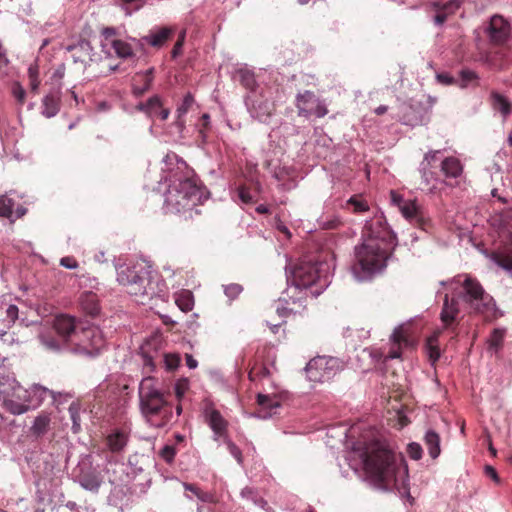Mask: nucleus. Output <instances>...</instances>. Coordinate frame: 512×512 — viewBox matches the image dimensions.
Returning <instances> with one entry per match:
<instances>
[{
	"mask_svg": "<svg viewBox=\"0 0 512 512\" xmlns=\"http://www.w3.org/2000/svg\"><path fill=\"white\" fill-rule=\"evenodd\" d=\"M460 6V2L457 0H452L445 5H443L442 9L437 12V14L434 17V21L436 24L441 25L443 24L448 15L454 13Z\"/></svg>",
	"mask_w": 512,
	"mask_h": 512,
	"instance_id": "c756f323",
	"label": "nucleus"
},
{
	"mask_svg": "<svg viewBox=\"0 0 512 512\" xmlns=\"http://www.w3.org/2000/svg\"><path fill=\"white\" fill-rule=\"evenodd\" d=\"M14 201L13 199L3 195L0 196V216L9 218L13 214Z\"/></svg>",
	"mask_w": 512,
	"mask_h": 512,
	"instance_id": "37998d69",
	"label": "nucleus"
},
{
	"mask_svg": "<svg viewBox=\"0 0 512 512\" xmlns=\"http://www.w3.org/2000/svg\"><path fill=\"white\" fill-rule=\"evenodd\" d=\"M391 248L361 244L355 250V263L352 265V272L358 280L370 278L380 272L386 266Z\"/></svg>",
	"mask_w": 512,
	"mask_h": 512,
	"instance_id": "6e6552de",
	"label": "nucleus"
},
{
	"mask_svg": "<svg viewBox=\"0 0 512 512\" xmlns=\"http://www.w3.org/2000/svg\"><path fill=\"white\" fill-rule=\"evenodd\" d=\"M439 334H440V331L435 332L434 335L429 337L428 341H427L429 359L432 362H436L440 357V350L437 345V340H438Z\"/></svg>",
	"mask_w": 512,
	"mask_h": 512,
	"instance_id": "4c0bfd02",
	"label": "nucleus"
},
{
	"mask_svg": "<svg viewBox=\"0 0 512 512\" xmlns=\"http://www.w3.org/2000/svg\"><path fill=\"white\" fill-rule=\"evenodd\" d=\"M39 340L45 349L51 352H60L63 350L71 351L72 348L63 338L59 337L57 334L55 335L54 331L41 332Z\"/></svg>",
	"mask_w": 512,
	"mask_h": 512,
	"instance_id": "412c9836",
	"label": "nucleus"
},
{
	"mask_svg": "<svg viewBox=\"0 0 512 512\" xmlns=\"http://www.w3.org/2000/svg\"><path fill=\"white\" fill-rule=\"evenodd\" d=\"M184 488L186 491L192 492L200 501L212 503L215 502L214 495L209 492L202 491L199 487L194 484L185 483Z\"/></svg>",
	"mask_w": 512,
	"mask_h": 512,
	"instance_id": "f704fd0d",
	"label": "nucleus"
},
{
	"mask_svg": "<svg viewBox=\"0 0 512 512\" xmlns=\"http://www.w3.org/2000/svg\"><path fill=\"white\" fill-rule=\"evenodd\" d=\"M60 109V99L58 96L54 94H49L44 97L43 99V110L42 114L47 117L51 118L54 117Z\"/></svg>",
	"mask_w": 512,
	"mask_h": 512,
	"instance_id": "cd10ccee",
	"label": "nucleus"
},
{
	"mask_svg": "<svg viewBox=\"0 0 512 512\" xmlns=\"http://www.w3.org/2000/svg\"><path fill=\"white\" fill-rule=\"evenodd\" d=\"M185 36H186L185 31H181V33L179 34L178 39H177L176 43L174 44V47L171 51L172 58H177L182 53Z\"/></svg>",
	"mask_w": 512,
	"mask_h": 512,
	"instance_id": "4d7b16f0",
	"label": "nucleus"
},
{
	"mask_svg": "<svg viewBox=\"0 0 512 512\" xmlns=\"http://www.w3.org/2000/svg\"><path fill=\"white\" fill-rule=\"evenodd\" d=\"M128 442V434L123 430H115L106 438L107 446L113 453L122 451Z\"/></svg>",
	"mask_w": 512,
	"mask_h": 512,
	"instance_id": "5701e85b",
	"label": "nucleus"
},
{
	"mask_svg": "<svg viewBox=\"0 0 512 512\" xmlns=\"http://www.w3.org/2000/svg\"><path fill=\"white\" fill-rule=\"evenodd\" d=\"M227 449L231 453V455L236 459L239 464H242V452L238 446H236L231 440H226Z\"/></svg>",
	"mask_w": 512,
	"mask_h": 512,
	"instance_id": "13d9d810",
	"label": "nucleus"
},
{
	"mask_svg": "<svg viewBox=\"0 0 512 512\" xmlns=\"http://www.w3.org/2000/svg\"><path fill=\"white\" fill-rule=\"evenodd\" d=\"M82 304L88 314L95 316L99 313V306H98L95 294L87 293L84 296Z\"/></svg>",
	"mask_w": 512,
	"mask_h": 512,
	"instance_id": "ea45409f",
	"label": "nucleus"
},
{
	"mask_svg": "<svg viewBox=\"0 0 512 512\" xmlns=\"http://www.w3.org/2000/svg\"><path fill=\"white\" fill-rule=\"evenodd\" d=\"M153 71H154V69L150 68L144 74L141 75V78L143 80V87H141V88L135 87L134 88V93L136 95H142L150 89L152 81H153Z\"/></svg>",
	"mask_w": 512,
	"mask_h": 512,
	"instance_id": "a18cd8bd",
	"label": "nucleus"
},
{
	"mask_svg": "<svg viewBox=\"0 0 512 512\" xmlns=\"http://www.w3.org/2000/svg\"><path fill=\"white\" fill-rule=\"evenodd\" d=\"M114 50V53L119 58H129L133 56V49L131 45L122 40H113L110 46Z\"/></svg>",
	"mask_w": 512,
	"mask_h": 512,
	"instance_id": "473e14b6",
	"label": "nucleus"
},
{
	"mask_svg": "<svg viewBox=\"0 0 512 512\" xmlns=\"http://www.w3.org/2000/svg\"><path fill=\"white\" fill-rule=\"evenodd\" d=\"M399 210L405 219L421 230L428 231L432 227L431 219L416 200H407Z\"/></svg>",
	"mask_w": 512,
	"mask_h": 512,
	"instance_id": "4468645a",
	"label": "nucleus"
},
{
	"mask_svg": "<svg viewBox=\"0 0 512 512\" xmlns=\"http://www.w3.org/2000/svg\"><path fill=\"white\" fill-rule=\"evenodd\" d=\"M80 337L74 342L71 351L94 356L105 346V339L97 327L82 328Z\"/></svg>",
	"mask_w": 512,
	"mask_h": 512,
	"instance_id": "9b49d317",
	"label": "nucleus"
},
{
	"mask_svg": "<svg viewBox=\"0 0 512 512\" xmlns=\"http://www.w3.org/2000/svg\"><path fill=\"white\" fill-rule=\"evenodd\" d=\"M193 103H194V99H193L192 95L187 94L184 97L181 105L177 108V114H178L179 119L181 118L182 115L186 114L189 111V109L192 107Z\"/></svg>",
	"mask_w": 512,
	"mask_h": 512,
	"instance_id": "603ef678",
	"label": "nucleus"
},
{
	"mask_svg": "<svg viewBox=\"0 0 512 512\" xmlns=\"http://www.w3.org/2000/svg\"><path fill=\"white\" fill-rule=\"evenodd\" d=\"M510 24L500 15L491 17L485 32L491 43L494 45H502L506 42L510 35Z\"/></svg>",
	"mask_w": 512,
	"mask_h": 512,
	"instance_id": "dca6fc26",
	"label": "nucleus"
},
{
	"mask_svg": "<svg viewBox=\"0 0 512 512\" xmlns=\"http://www.w3.org/2000/svg\"><path fill=\"white\" fill-rule=\"evenodd\" d=\"M164 364L167 370H175L180 363V357L177 354H164Z\"/></svg>",
	"mask_w": 512,
	"mask_h": 512,
	"instance_id": "3c124183",
	"label": "nucleus"
},
{
	"mask_svg": "<svg viewBox=\"0 0 512 512\" xmlns=\"http://www.w3.org/2000/svg\"><path fill=\"white\" fill-rule=\"evenodd\" d=\"M50 391L40 385L24 388L17 380L6 378L0 382V404L11 414L21 415L38 407Z\"/></svg>",
	"mask_w": 512,
	"mask_h": 512,
	"instance_id": "20e7f679",
	"label": "nucleus"
},
{
	"mask_svg": "<svg viewBox=\"0 0 512 512\" xmlns=\"http://www.w3.org/2000/svg\"><path fill=\"white\" fill-rule=\"evenodd\" d=\"M141 355L143 359V368L145 372H153L155 369L154 356L147 352L146 346L141 347Z\"/></svg>",
	"mask_w": 512,
	"mask_h": 512,
	"instance_id": "de8ad7c7",
	"label": "nucleus"
},
{
	"mask_svg": "<svg viewBox=\"0 0 512 512\" xmlns=\"http://www.w3.org/2000/svg\"><path fill=\"white\" fill-rule=\"evenodd\" d=\"M189 389V381L186 378L179 379L175 384V394L176 397L180 400Z\"/></svg>",
	"mask_w": 512,
	"mask_h": 512,
	"instance_id": "5fc2aeb1",
	"label": "nucleus"
},
{
	"mask_svg": "<svg viewBox=\"0 0 512 512\" xmlns=\"http://www.w3.org/2000/svg\"><path fill=\"white\" fill-rule=\"evenodd\" d=\"M490 257L504 270H512V233L509 234L508 243L493 251Z\"/></svg>",
	"mask_w": 512,
	"mask_h": 512,
	"instance_id": "aec40b11",
	"label": "nucleus"
},
{
	"mask_svg": "<svg viewBox=\"0 0 512 512\" xmlns=\"http://www.w3.org/2000/svg\"><path fill=\"white\" fill-rule=\"evenodd\" d=\"M12 94L17 100L18 104L23 105L26 98V92L20 83L16 82L12 86Z\"/></svg>",
	"mask_w": 512,
	"mask_h": 512,
	"instance_id": "864d4df0",
	"label": "nucleus"
},
{
	"mask_svg": "<svg viewBox=\"0 0 512 512\" xmlns=\"http://www.w3.org/2000/svg\"><path fill=\"white\" fill-rule=\"evenodd\" d=\"M461 287L460 297L471 314L482 315L487 321L497 317L495 300L477 279L466 276Z\"/></svg>",
	"mask_w": 512,
	"mask_h": 512,
	"instance_id": "0eeeda50",
	"label": "nucleus"
},
{
	"mask_svg": "<svg viewBox=\"0 0 512 512\" xmlns=\"http://www.w3.org/2000/svg\"><path fill=\"white\" fill-rule=\"evenodd\" d=\"M436 78L439 83L444 84V85H450L455 82L454 78L451 75H449L448 73L437 74Z\"/></svg>",
	"mask_w": 512,
	"mask_h": 512,
	"instance_id": "338daca9",
	"label": "nucleus"
},
{
	"mask_svg": "<svg viewBox=\"0 0 512 512\" xmlns=\"http://www.w3.org/2000/svg\"><path fill=\"white\" fill-rule=\"evenodd\" d=\"M162 103L158 96L151 97L148 101L145 103L139 104L138 108L141 111H144L145 113L149 114L150 116H155L158 114V111L161 109Z\"/></svg>",
	"mask_w": 512,
	"mask_h": 512,
	"instance_id": "72a5a7b5",
	"label": "nucleus"
},
{
	"mask_svg": "<svg viewBox=\"0 0 512 512\" xmlns=\"http://www.w3.org/2000/svg\"><path fill=\"white\" fill-rule=\"evenodd\" d=\"M440 320L443 328L455 333L460 323L459 302L455 298H449L446 294L443 301Z\"/></svg>",
	"mask_w": 512,
	"mask_h": 512,
	"instance_id": "2eb2a0df",
	"label": "nucleus"
},
{
	"mask_svg": "<svg viewBox=\"0 0 512 512\" xmlns=\"http://www.w3.org/2000/svg\"><path fill=\"white\" fill-rule=\"evenodd\" d=\"M139 408L142 416L151 425L161 428L167 425L172 418V406L165 397V393L156 386L153 377H145L138 389Z\"/></svg>",
	"mask_w": 512,
	"mask_h": 512,
	"instance_id": "7ed1b4c3",
	"label": "nucleus"
},
{
	"mask_svg": "<svg viewBox=\"0 0 512 512\" xmlns=\"http://www.w3.org/2000/svg\"><path fill=\"white\" fill-rule=\"evenodd\" d=\"M441 171L446 177L457 178L463 172V166L456 157H447L441 163Z\"/></svg>",
	"mask_w": 512,
	"mask_h": 512,
	"instance_id": "393cba45",
	"label": "nucleus"
},
{
	"mask_svg": "<svg viewBox=\"0 0 512 512\" xmlns=\"http://www.w3.org/2000/svg\"><path fill=\"white\" fill-rule=\"evenodd\" d=\"M505 329L495 328L490 334V337L487 341L488 343V349L494 352H498L504 342L505 337Z\"/></svg>",
	"mask_w": 512,
	"mask_h": 512,
	"instance_id": "7c9ffc66",
	"label": "nucleus"
},
{
	"mask_svg": "<svg viewBox=\"0 0 512 512\" xmlns=\"http://www.w3.org/2000/svg\"><path fill=\"white\" fill-rule=\"evenodd\" d=\"M481 61L490 69L502 71L508 68L509 59L507 50L501 45L490 48L481 55Z\"/></svg>",
	"mask_w": 512,
	"mask_h": 512,
	"instance_id": "f3484780",
	"label": "nucleus"
},
{
	"mask_svg": "<svg viewBox=\"0 0 512 512\" xmlns=\"http://www.w3.org/2000/svg\"><path fill=\"white\" fill-rule=\"evenodd\" d=\"M29 87L32 92L36 93L40 85L39 67L37 64H31L28 68Z\"/></svg>",
	"mask_w": 512,
	"mask_h": 512,
	"instance_id": "a19ab883",
	"label": "nucleus"
},
{
	"mask_svg": "<svg viewBox=\"0 0 512 512\" xmlns=\"http://www.w3.org/2000/svg\"><path fill=\"white\" fill-rule=\"evenodd\" d=\"M401 348L402 347L393 345L388 354L385 356V360L400 358Z\"/></svg>",
	"mask_w": 512,
	"mask_h": 512,
	"instance_id": "774afa93",
	"label": "nucleus"
},
{
	"mask_svg": "<svg viewBox=\"0 0 512 512\" xmlns=\"http://www.w3.org/2000/svg\"><path fill=\"white\" fill-rule=\"evenodd\" d=\"M362 244L392 248L394 235L383 215H376L366 222L362 231Z\"/></svg>",
	"mask_w": 512,
	"mask_h": 512,
	"instance_id": "1a4fd4ad",
	"label": "nucleus"
},
{
	"mask_svg": "<svg viewBox=\"0 0 512 512\" xmlns=\"http://www.w3.org/2000/svg\"><path fill=\"white\" fill-rule=\"evenodd\" d=\"M270 374L269 369L264 365L255 364L249 371V379L255 381L257 379L268 377Z\"/></svg>",
	"mask_w": 512,
	"mask_h": 512,
	"instance_id": "49530a36",
	"label": "nucleus"
},
{
	"mask_svg": "<svg viewBox=\"0 0 512 512\" xmlns=\"http://www.w3.org/2000/svg\"><path fill=\"white\" fill-rule=\"evenodd\" d=\"M390 198H391V202L398 207V209H400L405 203L407 200H405L402 195H400L399 193H397L396 191H391L390 192Z\"/></svg>",
	"mask_w": 512,
	"mask_h": 512,
	"instance_id": "0e129e2a",
	"label": "nucleus"
},
{
	"mask_svg": "<svg viewBox=\"0 0 512 512\" xmlns=\"http://www.w3.org/2000/svg\"><path fill=\"white\" fill-rule=\"evenodd\" d=\"M304 310L298 307V305H293L292 301L289 299L286 301V305L278 304L275 309V313L278 316L279 320L274 319L272 316H267L265 322L266 325L271 329L273 333H276L286 321L285 319L291 314H302Z\"/></svg>",
	"mask_w": 512,
	"mask_h": 512,
	"instance_id": "a211bd4d",
	"label": "nucleus"
},
{
	"mask_svg": "<svg viewBox=\"0 0 512 512\" xmlns=\"http://www.w3.org/2000/svg\"><path fill=\"white\" fill-rule=\"evenodd\" d=\"M50 417L47 414H40L34 420L33 426L31 428L32 433L36 436L44 435L49 428L50 425Z\"/></svg>",
	"mask_w": 512,
	"mask_h": 512,
	"instance_id": "2f4dec72",
	"label": "nucleus"
},
{
	"mask_svg": "<svg viewBox=\"0 0 512 512\" xmlns=\"http://www.w3.org/2000/svg\"><path fill=\"white\" fill-rule=\"evenodd\" d=\"M200 120H201V127L199 128V134L204 141L206 138V130L208 129L209 123H210V116L205 113L201 116Z\"/></svg>",
	"mask_w": 512,
	"mask_h": 512,
	"instance_id": "e2e57ef3",
	"label": "nucleus"
},
{
	"mask_svg": "<svg viewBox=\"0 0 512 512\" xmlns=\"http://www.w3.org/2000/svg\"><path fill=\"white\" fill-rule=\"evenodd\" d=\"M60 264L65 267V268H68V269H75L78 267V263L77 261L75 260V258L73 257H63L61 260H60Z\"/></svg>",
	"mask_w": 512,
	"mask_h": 512,
	"instance_id": "69168bd1",
	"label": "nucleus"
},
{
	"mask_svg": "<svg viewBox=\"0 0 512 512\" xmlns=\"http://www.w3.org/2000/svg\"><path fill=\"white\" fill-rule=\"evenodd\" d=\"M460 78H461V87L465 88L469 86L470 84H474L475 86L479 85V76L478 74L470 69H462L460 71Z\"/></svg>",
	"mask_w": 512,
	"mask_h": 512,
	"instance_id": "58836bf2",
	"label": "nucleus"
},
{
	"mask_svg": "<svg viewBox=\"0 0 512 512\" xmlns=\"http://www.w3.org/2000/svg\"><path fill=\"white\" fill-rule=\"evenodd\" d=\"M488 102L492 110L499 113L505 121L512 113V102L497 90H491Z\"/></svg>",
	"mask_w": 512,
	"mask_h": 512,
	"instance_id": "6ab92c4d",
	"label": "nucleus"
},
{
	"mask_svg": "<svg viewBox=\"0 0 512 512\" xmlns=\"http://www.w3.org/2000/svg\"><path fill=\"white\" fill-rule=\"evenodd\" d=\"M68 410L72 420V431L77 434L81 430L80 406L78 403L73 402Z\"/></svg>",
	"mask_w": 512,
	"mask_h": 512,
	"instance_id": "e433bc0d",
	"label": "nucleus"
},
{
	"mask_svg": "<svg viewBox=\"0 0 512 512\" xmlns=\"http://www.w3.org/2000/svg\"><path fill=\"white\" fill-rule=\"evenodd\" d=\"M295 106L300 117L309 118L316 116L317 118H322L328 113L324 101L309 90H305L296 95Z\"/></svg>",
	"mask_w": 512,
	"mask_h": 512,
	"instance_id": "f8f14e48",
	"label": "nucleus"
},
{
	"mask_svg": "<svg viewBox=\"0 0 512 512\" xmlns=\"http://www.w3.org/2000/svg\"><path fill=\"white\" fill-rule=\"evenodd\" d=\"M343 368L342 361L331 356H317L306 365L307 378L312 382H325Z\"/></svg>",
	"mask_w": 512,
	"mask_h": 512,
	"instance_id": "9d476101",
	"label": "nucleus"
},
{
	"mask_svg": "<svg viewBox=\"0 0 512 512\" xmlns=\"http://www.w3.org/2000/svg\"><path fill=\"white\" fill-rule=\"evenodd\" d=\"M52 330L71 346L80 337V330L77 328L76 319L69 315H57L53 320Z\"/></svg>",
	"mask_w": 512,
	"mask_h": 512,
	"instance_id": "ddd939ff",
	"label": "nucleus"
},
{
	"mask_svg": "<svg viewBox=\"0 0 512 512\" xmlns=\"http://www.w3.org/2000/svg\"><path fill=\"white\" fill-rule=\"evenodd\" d=\"M176 448L172 445H165L159 452L160 457L167 463H172L176 456Z\"/></svg>",
	"mask_w": 512,
	"mask_h": 512,
	"instance_id": "8fccbe9b",
	"label": "nucleus"
},
{
	"mask_svg": "<svg viewBox=\"0 0 512 512\" xmlns=\"http://www.w3.org/2000/svg\"><path fill=\"white\" fill-rule=\"evenodd\" d=\"M407 453L413 460H419L422 457V447L418 443H410L407 447Z\"/></svg>",
	"mask_w": 512,
	"mask_h": 512,
	"instance_id": "6e6d98bb",
	"label": "nucleus"
},
{
	"mask_svg": "<svg viewBox=\"0 0 512 512\" xmlns=\"http://www.w3.org/2000/svg\"><path fill=\"white\" fill-rule=\"evenodd\" d=\"M208 422L211 427V429L217 434L218 436H223L226 432L227 428V422L222 417L219 411L217 410H211L208 415Z\"/></svg>",
	"mask_w": 512,
	"mask_h": 512,
	"instance_id": "a878e982",
	"label": "nucleus"
},
{
	"mask_svg": "<svg viewBox=\"0 0 512 512\" xmlns=\"http://www.w3.org/2000/svg\"><path fill=\"white\" fill-rule=\"evenodd\" d=\"M238 196L243 203L249 204L253 202V197L250 193V190L245 186L239 187Z\"/></svg>",
	"mask_w": 512,
	"mask_h": 512,
	"instance_id": "680f3d73",
	"label": "nucleus"
},
{
	"mask_svg": "<svg viewBox=\"0 0 512 512\" xmlns=\"http://www.w3.org/2000/svg\"><path fill=\"white\" fill-rule=\"evenodd\" d=\"M238 76H239V81L245 88L254 90L255 85H256V80H255L254 74L251 71L241 69L238 71Z\"/></svg>",
	"mask_w": 512,
	"mask_h": 512,
	"instance_id": "79ce46f5",
	"label": "nucleus"
},
{
	"mask_svg": "<svg viewBox=\"0 0 512 512\" xmlns=\"http://www.w3.org/2000/svg\"><path fill=\"white\" fill-rule=\"evenodd\" d=\"M242 290H243V288L241 285L233 283V284H229L225 287V294L230 299H234L242 292Z\"/></svg>",
	"mask_w": 512,
	"mask_h": 512,
	"instance_id": "052dcab7",
	"label": "nucleus"
},
{
	"mask_svg": "<svg viewBox=\"0 0 512 512\" xmlns=\"http://www.w3.org/2000/svg\"><path fill=\"white\" fill-rule=\"evenodd\" d=\"M118 32L113 27H105L101 31V35L103 36L102 40V48L103 51H106V48L110 47L112 45L113 40H117L115 37L117 36Z\"/></svg>",
	"mask_w": 512,
	"mask_h": 512,
	"instance_id": "c03bdc74",
	"label": "nucleus"
},
{
	"mask_svg": "<svg viewBox=\"0 0 512 512\" xmlns=\"http://www.w3.org/2000/svg\"><path fill=\"white\" fill-rule=\"evenodd\" d=\"M409 328L405 325H401L397 327L392 336V344L399 347H408L411 345V341L409 339Z\"/></svg>",
	"mask_w": 512,
	"mask_h": 512,
	"instance_id": "c85d7f7f",
	"label": "nucleus"
},
{
	"mask_svg": "<svg viewBox=\"0 0 512 512\" xmlns=\"http://www.w3.org/2000/svg\"><path fill=\"white\" fill-rule=\"evenodd\" d=\"M347 206L352 207L354 213H362L369 210V205L360 195H353L347 200Z\"/></svg>",
	"mask_w": 512,
	"mask_h": 512,
	"instance_id": "c9c22d12",
	"label": "nucleus"
},
{
	"mask_svg": "<svg viewBox=\"0 0 512 512\" xmlns=\"http://www.w3.org/2000/svg\"><path fill=\"white\" fill-rule=\"evenodd\" d=\"M173 29L168 27L160 28L155 32H151L148 36L144 37V40L151 46L160 48L173 34Z\"/></svg>",
	"mask_w": 512,
	"mask_h": 512,
	"instance_id": "b1692460",
	"label": "nucleus"
},
{
	"mask_svg": "<svg viewBox=\"0 0 512 512\" xmlns=\"http://www.w3.org/2000/svg\"><path fill=\"white\" fill-rule=\"evenodd\" d=\"M367 480L382 490L405 487L408 476L405 461L380 441L359 443L355 448Z\"/></svg>",
	"mask_w": 512,
	"mask_h": 512,
	"instance_id": "f257e3e1",
	"label": "nucleus"
},
{
	"mask_svg": "<svg viewBox=\"0 0 512 512\" xmlns=\"http://www.w3.org/2000/svg\"><path fill=\"white\" fill-rule=\"evenodd\" d=\"M324 264L301 260L290 269L291 286L287 290L293 305L306 310L308 297L318 296L327 285L326 277L322 274Z\"/></svg>",
	"mask_w": 512,
	"mask_h": 512,
	"instance_id": "f03ea898",
	"label": "nucleus"
},
{
	"mask_svg": "<svg viewBox=\"0 0 512 512\" xmlns=\"http://www.w3.org/2000/svg\"><path fill=\"white\" fill-rule=\"evenodd\" d=\"M176 303L182 311H190L193 308V302L189 292H184L179 298L176 299Z\"/></svg>",
	"mask_w": 512,
	"mask_h": 512,
	"instance_id": "09e8293b",
	"label": "nucleus"
},
{
	"mask_svg": "<svg viewBox=\"0 0 512 512\" xmlns=\"http://www.w3.org/2000/svg\"><path fill=\"white\" fill-rule=\"evenodd\" d=\"M257 404L260 407V416L266 418L276 414V409L281 406L280 399L277 395H257Z\"/></svg>",
	"mask_w": 512,
	"mask_h": 512,
	"instance_id": "4be33fe9",
	"label": "nucleus"
},
{
	"mask_svg": "<svg viewBox=\"0 0 512 512\" xmlns=\"http://www.w3.org/2000/svg\"><path fill=\"white\" fill-rule=\"evenodd\" d=\"M117 281L126 287L127 292L137 301H146L159 295L158 282L153 280L151 267L145 262L121 265L117 268Z\"/></svg>",
	"mask_w": 512,
	"mask_h": 512,
	"instance_id": "39448f33",
	"label": "nucleus"
},
{
	"mask_svg": "<svg viewBox=\"0 0 512 512\" xmlns=\"http://www.w3.org/2000/svg\"><path fill=\"white\" fill-rule=\"evenodd\" d=\"M81 485L85 489L96 491L100 487V481L96 477H85L82 479Z\"/></svg>",
	"mask_w": 512,
	"mask_h": 512,
	"instance_id": "bf43d9fd",
	"label": "nucleus"
},
{
	"mask_svg": "<svg viewBox=\"0 0 512 512\" xmlns=\"http://www.w3.org/2000/svg\"><path fill=\"white\" fill-rule=\"evenodd\" d=\"M203 189L193 177H186L178 183L171 185L165 197V211L167 214H183L192 217L193 212L199 214L196 207L202 203Z\"/></svg>",
	"mask_w": 512,
	"mask_h": 512,
	"instance_id": "423d86ee",
	"label": "nucleus"
},
{
	"mask_svg": "<svg viewBox=\"0 0 512 512\" xmlns=\"http://www.w3.org/2000/svg\"><path fill=\"white\" fill-rule=\"evenodd\" d=\"M425 445L428 449L431 458L436 459L441 452L440 449V436L433 430L427 431L425 438Z\"/></svg>",
	"mask_w": 512,
	"mask_h": 512,
	"instance_id": "bb28decb",
	"label": "nucleus"
}]
</instances>
